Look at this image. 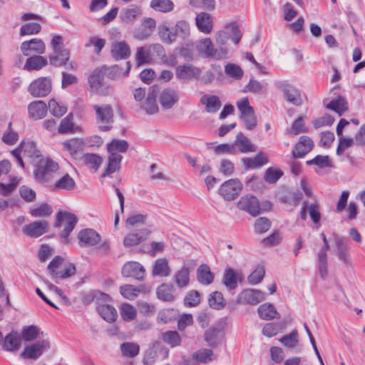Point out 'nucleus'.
<instances>
[{
    "label": "nucleus",
    "instance_id": "obj_45",
    "mask_svg": "<svg viewBox=\"0 0 365 365\" xmlns=\"http://www.w3.org/2000/svg\"><path fill=\"white\" fill-rule=\"evenodd\" d=\"M222 282L230 290L235 289L237 287V274L233 269L230 267L225 269L222 277Z\"/></svg>",
    "mask_w": 365,
    "mask_h": 365
},
{
    "label": "nucleus",
    "instance_id": "obj_11",
    "mask_svg": "<svg viewBox=\"0 0 365 365\" xmlns=\"http://www.w3.org/2000/svg\"><path fill=\"white\" fill-rule=\"evenodd\" d=\"M237 106L241 113V119L248 130L254 129L257 125V120L254 108L250 106L247 98H245L237 103Z\"/></svg>",
    "mask_w": 365,
    "mask_h": 365
},
{
    "label": "nucleus",
    "instance_id": "obj_10",
    "mask_svg": "<svg viewBox=\"0 0 365 365\" xmlns=\"http://www.w3.org/2000/svg\"><path fill=\"white\" fill-rule=\"evenodd\" d=\"M242 189L240 180L234 178L224 182L219 188V194L227 201L237 198Z\"/></svg>",
    "mask_w": 365,
    "mask_h": 365
},
{
    "label": "nucleus",
    "instance_id": "obj_57",
    "mask_svg": "<svg viewBox=\"0 0 365 365\" xmlns=\"http://www.w3.org/2000/svg\"><path fill=\"white\" fill-rule=\"evenodd\" d=\"M336 245L337 249V255L339 259L342 260L345 264H350L349 255L347 252L348 247L346 243L341 239H338L336 241Z\"/></svg>",
    "mask_w": 365,
    "mask_h": 365
},
{
    "label": "nucleus",
    "instance_id": "obj_33",
    "mask_svg": "<svg viewBox=\"0 0 365 365\" xmlns=\"http://www.w3.org/2000/svg\"><path fill=\"white\" fill-rule=\"evenodd\" d=\"M234 145L237 147L238 150L242 153L255 151V145L242 132L237 133Z\"/></svg>",
    "mask_w": 365,
    "mask_h": 365
},
{
    "label": "nucleus",
    "instance_id": "obj_6",
    "mask_svg": "<svg viewBox=\"0 0 365 365\" xmlns=\"http://www.w3.org/2000/svg\"><path fill=\"white\" fill-rule=\"evenodd\" d=\"M78 222L77 217L71 212L60 211L56 215V221L55 222V227H60L62 224H64V228L61 234L63 239V242L65 244L68 243V236L74 229Z\"/></svg>",
    "mask_w": 365,
    "mask_h": 365
},
{
    "label": "nucleus",
    "instance_id": "obj_18",
    "mask_svg": "<svg viewBox=\"0 0 365 365\" xmlns=\"http://www.w3.org/2000/svg\"><path fill=\"white\" fill-rule=\"evenodd\" d=\"M81 247H92L101 242V235L93 229H83L78 234Z\"/></svg>",
    "mask_w": 365,
    "mask_h": 365
},
{
    "label": "nucleus",
    "instance_id": "obj_58",
    "mask_svg": "<svg viewBox=\"0 0 365 365\" xmlns=\"http://www.w3.org/2000/svg\"><path fill=\"white\" fill-rule=\"evenodd\" d=\"M307 165H315L320 168H331L332 163L328 155H320L315 156L313 159L307 160L306 162Z\"/></svg>",
    "mask_w": 365,
    "mask_h": 365
},
{
    "label": "nucleus",
    "instance_id": "obj_14",
    "mask_svg": "<svg viewBox=\"0 0 365 365\" xmlns=\"http://www.w3.org/2000/svg\"><path fill=\"white\" fill-rule=\"evenodd\" d=\"M201 75V70L189 63H185L176 67L175 76L180 81H189L198 79Z\"/></svg>",
    "mask_w": 365,
    "mask_h": 365
},
{
    "label": "nucleus",
    "instance_id": "obj_41",
    "mask_svg": "<svg viewBox=\"0 0 365 365\" xmlns=\"http://www.w3.org/2000/svg\"><path fill=\"white\" fill-rule=\"evenodd\" d=\"M48 63V61L40 55L31 56L27 58L24 68L27 71L40 70Z\"/></svg>",
    "mask_w": 365,
    "mask_h": 365
},
{
    "label": "nucleus",
    "instance_id": "obj_20",
    "mask_svg": "<svg viewBox=\"0 0 365 365\" xmlns=\"http://www.w3.org/2000/svg\"><path fill=\"white\" fill-rule=\"evenodd\" d=\"M279 88L284 93L287 101L297 106L302 105L303 101L299 90L283 82L279 83Z\"/></svg>",
    "mask_w": 365,
    "mask_h": 365
},
{
    "label": "nucleus",
    "instance_id": "obj_35",
    "mask_svg": "<svg viewBox=\"0 0 365 365\" xmlns=\"http://www.w3.org/2000/svg\"><path fill=\"white\" fill-rule=\"evenodd\" d=\"M76 187V182L68 173L63 175L58 180H56L52 185V189L63 190L66 191L72 190Z\"/></svg>",
    "mask_w": 365,
    "mask_h": 365
},
{
    "label": "nucleus",
    "instance_id": "obj_51",
    "mask_svg": "<svg viewBox=\"0 0 365 365\" xmlns=\"http://www.w3.org/2000/svg\"><path fill=\"white\" fill-rule=\"evenodd\" d=\"M128 148V143L125 140H113L108 144L107 149L110 155L118 154L117 153H125Z\"/></svg>",
    "mask_w": 365,
    "mask_h": 365
},
{
    "label": "nucleus",
    "instance_id": "obj_32",
    "mask_svg": "<svg viewBox=\"0 0 365 365\" xmlns=\"http://www.w3.org/2000/svg\"><path fill=\"white\" fill-rule=\"evenodd\" d=\"M190 269L183 265L181 269L178 270L173 275V281L176 286L180 289L187 287L190 284Z\"/></svg>",
    "mask_w": 365,
    "mask_h": 365
},
{
    "label": "nucleus",
    "instance_id": "obj_29",
    "mask_svg": "<svg viewBox=\"0 0 365 365\" xmlns=\"http://www.w3.org/2000/svg\"><path fill=\"white\" fill-rule=\"evenodd\" d=\"M21 344V337L17 331H11L4 338L3 349L9 351H15L19 349Z\"/></svg>",
    "mask_w": 365,
    "mask_h": 365
},
{
    "label": "nucleus",
    "instance_id": "obj_44",
    "mask_svg": "<svg viewBox=\"0 0 365 365\" xmlns=\"http://www.w3.org/2000/svg\"><path fill=\"white\" fill-rule=\"evenodd\" d=\"M120 349L123 356L133 358L138 355L140 346L134 342H123L120 344Z\"/></svg>",
    "mask_w": 365,
    "mask_h": 365
},
{
    "label": "nucleus",
    "instance_id": "obj_63",
    "mask_svg": "<svg viewBox=\"0 0 365 365\" xmlns=\"http://www.w3.org/2000/svg\"><path fill=\"white\" fill-rule=\"evenodd\" d=\"M83 160L86 165H90L96 171L101 166L103 158L96 154L86 153L83 155Z\"/></svg>",
    "mask_w": 365,
    "mask_h": 365
},
{
    "label": "nucleus",
    "instance_id": "obj_17",
    "mask_svg": "<svg viewBox=\"0 0 365 365\" xmlns=\"http://www.w3.org/2000/svg\"><path fill=\"white\" fill-rule=\"evenodd\" d=\"M48 223L46 220L34 221L23 227V232L31 237L36 238L48 232Z\"/></svg>",
    "mask_w": 365,
    "mask_h": 365
},
{
    "label": "nucleus",
    "instance_id": "obj_42",
    "mask_svg": "<svg viewBox=\"0 0 365 365\" xmlns=\"http://www.w3.org/2000/svg\"><path fill=\"white\" fill-rule=\"evenodd\" d=\"M242 162L246 169L260 167L268 163L264 153H259L255 158H243Z\"/></svg>",
    "mask_w": 365,
    "mask_h": 365
},
{
    "label": "nucleus",
    "instance_id": "obj_61",
    "mask_svg": "<svg viewBox=\"0 0 365 365\" xmlns=\"http://www.w3.org/2000/svg\"><path fill=\"white\" fill-rule=\"evenodd\" d=\"M63 260L62 257L56 256L48 264L47 269L53 279L56 280V277L60 272L58 268L62 265Z\"/></svg>",
    "mask_w": 365,
    "mask_h": 365
},
{
    "label": "nucleus",
    "instance_id": "obj_26",
    "mask_svg": "<svg viewBox=\"0 0 365 365\" xmlns=\"http://www.w3.org/2000/svg\"><path fill=\"white\" fill-rule=\"evenodd\" d=\"M195 21L200 31L206 34L212 31L213 28V18L210 14L201 12L197 14Z\"/></svg>",
    "mask_w": 365,
    "mask_h": 365
},
{
    "label": "nucleus",
    "instance_id": "obj_31",
    "mask_svg": "<svg viewBox=\"0 0 365 365\" xmlns=\"http://www.w3.org/2000/svg\"><path fill=\"white\" fill-rule=\"evenodd\" d=\"M103 302L98 303L96 309L105 321L112 323L115 321L118 317L117 311L113 307Z\"/></svg>",
    "mask_w": 365,
    "mask_h": 365
},
{
    "label": "nucleus",
    "instance_id": "obj_64",
    "mask_svg": "<svg viewBox=\"0 0 365 365\" xmlns=\"http://www.w3.org/2000/svg\"><path fill=\"white\" fill-rule=\"evenodd\" d=\"M210 307L220 309L225 306L223 295L221 292L215 291L212 292L208 299Z\"/></svg>",
    "mask_w": 365,
    "mask_h": 365
},
{
    "label": "nucleus",
    "instance_id": "obj_46",
    "mask_svg": "<svg viewBox=\"0 0 365 365\" xmlns=\"http://www.w3.org/2000/svg\"><path fill=\"white\" fill-rule=\"evenodd\" d=\"M158 34L160 40L166 44H171L176 41L175 31H170L165 24H161L158 26Z\"/></svg>",
    "mask_w": 365,
    "mask_h": 365
},
{
    "label": "nucleus",
    "instance_id": "obj_36",
    "mask_svg": "<svg viewBox=\"0 0 365 365\" xmlns=\"http://www.w3.org/2000/svg\"><path fill=\"white\" fill-rule=\"evenodd\" d=\"M110 299V296L100 291H93L91 293L85 294L82 297V302L85 305H88L92 302H96L97 306L101 302H108Z\"/></svg>",
    "mask_w": 365,
    "mask_h": 365
},
{
    "label": "nucleus",
    "instance_id": "obj_21",
    "mask_svg": "<svg viewBox=\"0 0 365 365\" xmlns=\"http://www.w3.org/2000/svg\"><path fill=\"white\" fill-rule=\"evenodd\" d=\"M150 231L147 228L138 230L135 232L128 233L123 240V245L126 247L136 246L147 240Z\"/></svg>",
    "mask_w": 365,
    "mask_h": 365
},
{
    "label": "nucleus",
    "instance_id": "obj_53",
    "mask_svg": "<svg viewBox=\"0 0 365 365\" xmlns=\"http://www.w3.org/2000/svg\"><path fill=\"white\" fill-rule=\"evenodd\" d=\"M39 334V329L34 326H25L21 329V339L25 341H32L37 339Z\"/></svg>",
    "mask_w": 365,
    "mask_h": 365
},
{
    "label": "nucleus",
    "instance_id": "obj_5",
    "mask_svg": "<svg viewBox=\"0 0 365 365\" xmlns=\"http://www.w3.org/2000/svg\"><path fill=\"white\" fill-rule=\"evenodd\" d=\"M106 70L105 67L97 68L88 76V83L91 91L102 96L110 93V86L104 81Z\"/></svg>",
    "mask_w": 365,
    "mask_h": 365
},
{
    "label": "nucleus",
    "instance_id": "obj_34",
    "mask_svg": "<svg viewBox=\"0 0 365 365\" xmlns=\"http://www.w3.org/2000/svg\"><path fill=\"white\" fill-rule=\"evenodd\" d=\"M257 312L259 317L264 320H272L273 319H279L280 315L272 304H261Z\"/></svg>",
    "mask_w": 365,
    "mask_h": 365
},
{
    "label": "nucleus",
    "instance_id": "obj_9",
    "mask_svg": "<svg viewBox=\"0 0 365 365\" xmlns=\"http://www.w3.org/2000/svg\"><path fill=\"white\" fill-rule=\"evenodd\" d=\"M197 50L203 58L220 60L225 57V50L222 48H214L210 38L202 39L197 45Z\"/></svg>",
    "mask_w": 365,
    "mask_h": 365
},
{
    "label": "nucleus",
    "instance_id": "obj_2",
    "mask_svg": "<svg viewBox=\"0 0 365 365\" xmlns=\"http://www.w3.org/2000/svg\"><path fill=\"white\" fill-rule=\"evenodd\" d=\"M227 31H220L215 35L217 48H222L225 50V56L228 53L226 46L227 41L231 38L235 44H238L242 38V33L236 22H230L225 26Z\"/></svg>",
    "mask_w": 365,
    "mask_h": 365
},
{
    "label": "nucleus",
    "instance_id": "obj_49",
    "mask_svg": "<svg viewBox=\"0 0 365 365\" xmlns=\"http://www.w3.org/2000/svg\"><path fill=\"white\" fill-rule=\"evenodd\" d=\"M192 358L197 362L204 364H207L215 359L213 351L209 349H202L196 351L192 354Z\"/></svg>",
    "mask_w": 365,
    "mask_h": 365
},
{
    "label": "nucleus",
    "instance_id": "obj_23",
    "mask_svg": "<svg viewBox=\"0 0 365 365\" xmlns=\"http://www.w3.org/2000/svg\"><path fill=\"white\" fill-rule=\"evenodd\" d=\"M158 93L159 88L158 86L154 85L151 86L146 100L142 106V108L149 115L154 114L158 111V106L156 103V98Z\"/></svg>",
    "mask_w": 365,
    "mask_h": 365
},
{
    "label": "nucleus",
    "instance_id": "obj_37",
    "mask_svg": "<svg viewBox=\"0 0 365 365\" xmlns=\"http://www.w3.org/2000/svg\"><path fill=\"white\" fill-rule=\"evenodd\" d=\"M141 15V9L137 6H130L124 9L120 15L121 21L126 24L133 23Z\"/></svg>",
    "mask_w": 365,
    "mask_h": 365
},
{
    "label": "nucleus",
    "instance_id": "obj_38",
    "mask_svg": "<svg viewBox=\"0 0 365 365\" xmlns=\"http://www.w3.org/2000/svg\"><path fill=\"white\" fill-rule=\"evenodd\" d=\"M197 281L204 285L210 284L214 280V274L207 264H201L197 269Z\"/></svg>",
    "mask_w": 365,
    "mask_h": 365
},
{
    "label": "nucleus",
    "instance_id": "obj_3",
    "mask_svg": "<svg viewBox=\"0 0 365 365\" xmlns=\"http://www.w3.org/2000/svg\"><path fill=\"white\" fill-rule=\"evenodd\" d=\"M59 168L58 164L51 159L47 158L40 161L34 170L36 180L42 184H48L53 181L54 173Z\"/></svg>",
    "mask_w": 365,
    "mask_h": 365
},
{
    "label": "nucleus",
    "instance_id": "obj_4",
    "mask_svg": "<svg viewBox=\"0 0 365 365\" xmlns=\"http://www.w3.org/2000/svg\"><path fill=\"white\" fill-rule=\"evenodd\" d=\"M92 108L96 113V123L101 131H108L113 128V110L110 105H92Z\"/></svg>",
    "mask_w": 365,
    "mask_h": 365
},
{
    "label": "nucleus",
    "instance_id": "obj_22",
    "mask_svg": "<svg viewBox=\"0 0 365 365\" xmlns=\"http://www.w3.org/2000/svg\"><path fill=\"white\" fill-rule=\"evenodd\" d=\"M47 111L48 106L42 101H33L28 106L29 117L34 120L43 118Z\"/></svg>",
    "mask_w": 365,
    "mask_h": 365
},
{
    "label": "nucleus",
    "instance_id": "obj_30",
    "mask_svg": "<svg viewBox=\"0 0 365 365\" xmlns=\"http://www.w3.org/2000/svg\"><path fill=\"white\" fill-rule=\"evenodd\" d=\"M111 54L115 60L126 59L130 55V49L125 41L116 42L112 45Z\"/></svg>",
    "mask_w": 365,
    "mask_h": 365
},
{
    "label": "nucleus",
    "instance_id": "obj_1",
    "mask_svg": "<svg viewBox=\"0 0 365 365\" xmlns=\"http://www.w3.org/2000/svg\"><path fill=\"white\" fill-rule=\"evenodd\" d=\"M53 53L48 57L49 63L54 67H61L66 61L70 59V51L64 47L63 37L54 36L51 41Z\"/></svg>",
    "mask_w": 365,
    "mask_h": 365
},
{
    "label": "nucleus",
    "instance_id": "obj_24",
    "mask_svg": "<svg viewBox=\"0 0 365 365\" xmlns=\"http://www.w3.org/2000/svg\"><path fill=\"white\" fill-rule=\"evenodd\" d=\"M224 333L218 327H211L205 331L204 339L207 345L212 348L217 347L222 341Z\"/></svg>",
    "mask_w": 365,
    "mask_h": 365
},
{
    "label": "nucleus",
    "instance_id": "obj_59",
    "mask_svg": "<svg viewBox=\"0 0 365 365\" xmlns=\"http://www.w3.org/2000/svg\"><path fill=\"white\" fill-rule=\"evenodd\" d=\"M225 73L230 77L240 80L242 78L243 70L237 64L228 63L225 66Z\"/></svg>",
    "mask_w": 365,
    "mask_h": 365
},
{
    "label": "nucleus",
    "instance_id": "obj_25",
    "mask_svg": "<svg viewBox=\"0 0 365 365\" xmlns=\"http://www.w3.org/2000/svg\"><path fill=\"white\" fill-rule=\"evenodd\" d=\"M178 101V95L173 89L165 88L160 94L159 102L163 109H170Z\"/></svg>",
    "mask_w": 365,
    "mask_h": 365
},
{
    "label": "nucleus",
    "instance_id": "obj_7",
    "mask_svg": "<svg viewBox=\"0 0 365 365\" xmlns=\"http://www.w3.org/2000/svg\"><path fill=\"white\" fill-rule=\"evenodd\" d=\"M51 348V342L48 339L37 341L26 346L21 353V357L24 359L36 360L44 351Z\"/></svg>",
    "mask_w": 365,
    "mask_h": 365
},
{
    "label": "nucleus",
    "instance_id": "obj_56",
    "mask_svg": "<svg viewBox=\"0 0 365 365\" xmlns=\"http://www.w3.org/2000/svg\"><path fill=\"white\" fill-rule=\"evenodd\" d=\"M48 108L51 115L60 118L67 112V107L63 104H60L54 99L48 101Z\"/></svg>",
    "mask_w": 365,
    "mask_h": 365
},
{
    "label": "nucleus",
    "instance_id": "obj_50",
    "mask_svg": "<svg viewBox=\"0 0 365 365\" xmlns=\"http://www.w3.org/2000/svg\"><path fill=\"white\" fill-rule=\"evenodd\" d=\"M150 7L156 11L168 13L174 9V4L171 0H152Z\"/></svg>",
    "mask_w": 365,
    "mask_h": 365
},
{
    "label": "nucleus",
    "instance_id": "obj_54",
    "mask_svg": "<svg viewBox=\"0 0 365 365\" xmlns=\"http://www.w3.org/2000/svg\"><path fill=\"white\" fill-rule=\"evenodd\" d=\"M73 115L70 113L61 120L58 131L59 133L66 134L73 132Z\"/></svg>",
    "mask_w": 365,
    "mask_h": 365
},
{
    "label": "nucleus",
    "instance_id": "obj_28",
    "mask_svg": "<svg viewBox=\"0 0 365 365\" xmlns=\"http://www.w3.org/2000/svg\"><path fill=\"white\" fill-rule=\"evenodd\" d=\"M175 289L173 284L163 283L160 284L156 290L158 299L166 302H173L175 300L174 294Z\"/></svg>",
    "mask_w": 365,
    "mask_h": 365
},
{
    "label": "nucleus",
    "instance_id": "obj_12",
    "mask_svg": "<svg viewBox=\"0 0 365 365\" xmlns=\"http://www.w3.org/2000/svg\"><path fill=\"white\" fill-rule=\"evenodd\" d=\"M237 207L253 217L259 215L261 210L259 200L253 195L242 196L237 202Z\"/></svg>",
    "mask_w": 365,
    "mask_h": 365
},
{
    "label": "nucleus",
    "instance_id": "obj_52",
    "mask_svg": "<svg viewBox=\"0 0 365 365\" xmlns=\"http://www.w3.org/2000/svg\"><path fill=\"white\" fill-rule=\"evenodd\" d=\"M63 150L71 155H76L83 148V142L78 138H71L62 143Z\"/></svg>",
    "mask_w": 365,
    "mask_h": 365
},
{
    "label": "nucleus",
    "instance_id": "obj_43",
    "mask_svg": "<svg viewBox=\"0 0 365 365\" xmlns=\"http://www.w3.org/2000/svg\"><path fill=\"white\" fill-rule=\"evenodd\" d=\"M123 157L120 154L110 155L108 158V165L104 173L101 175V178H106L112 173L118 170L120 168V162Z\"/></svg>",
    "mask_w": 365,
    "mask_h": 365
},
{
    "label": "nucleus",
    "instance_id": "obj_55",
    "mask_svg": "<svg viewBox=\"0 0 365 365\" xmlns=\"http://www.w3.org/2000/svg\"><path fill=\"white\" fill-rule=\"evenodd\" d=\"M279 341L287 348L294 349L299 344V335L297 330L292 331L289 334L279 339Z\"/></svg>",
    "mask_w": 365,
    "mask_h": 365
},
{
    "label": "nucleus",
    "instance_id": "obj_40",
    "mask_svg": "<svg viewBox=\"0 0 365 365\" xmlns=\"http://www.w3.org/2000/svg\"><path fill=\"white\" fill-rule=\"evenodd\" d=\"M19 145L24 156L34 160L41 157V151L37 149L34 141H23Z\"/></svg>",
    "mask_w": 365,
    "mask_h": 365
},
{
    "label": "nucleus",
    "instance_id": "obj_19",
    "mask_svg": "<svg viewBox=\"0 0 365 365\" xmlns=\"http://www.w3.org/2000/svg\"><path fill=\"white\" fill-rule=\"evenodd\" d=\"M45 50V43L39 38H32L30 41H24L21 45V51L26 56L31 55V53L43 54Z\"/></svg>",
    "mask_w": 365,
    "mask_h": 365
},
{
    "label": "nucleus",
    "instance_id": "obj_16",
    "mask_svg": "<svg viewBox=\"0 0 365 365\" xmlns=\"http://www.w3.org/2000/svg\"><path fill=\"white\" fill-rule=\"evenodd\" d=\"M314 142L307 135L299 137L292 152L294 158H302L308 154L314 148Z\"/></svg>",
    "mask_w": 365,
    "mask_h": 365
},
{
    "label": "nucleus",
    "instance_id": "obj_27",
    "mask_svg": "<svg viewBox=\"0 0 365 365\" xmlns=\"http://www.w3.org/2000/svg\"><path fill=\"white\" fill-rule=\"evenodd\" d=\"M200 102L205 106V111L209 113H215L221 108L222 103L220 98L215 95H203Z\"/></svg>",
    "mask_w": 365,
    "mask_h": 365
},
{
    "label": "nucleus",
    "instance_id": "obj_13",
    "mask_svg": "<svg viewBox=\"0 0 365 365\" xmlns=\"http://www.w3.org/2000/svg\"><path fill=\"white\" fill-rule=\"evenodd\" d=\"M121 274L124 277H131L138 281H143L145 277V269L139 262L130 261L124 264Z\"/></svg>",
    "mask_w": 365,
    "mask_h": 365
},
{
    "label": "nucleus",
    "instance_id": "obj_60",
    "mask_svg": "<svg viewBox=\"0 0 365 365\" xmlns=\"http://www.w3.org/2000/svg\"><path fill=\"white\" fill-rule=\"evenodd\" d=\"M41 30V26L36 22L26 23L20 29V36L34 35L38 34Z\"/></svg>",
    "mask_w": 365,
    "mask_h": 365
},
{
    "label": "nucleus",
    "instance_id": "obj_47",
    "mask_svg": "<svg viewBox=\"0 0 365 365\" xmlns=\"http://www.w3.org/2000/svg\"><path fill=\"white\" fill-rule=\"evenodd\" d=\"M327 108L334 110L339 115H341L348 110V103L343 97L339 96L336 98L331 100L327 106Z\"/></svg>",
    "mask_w": 365,
    "mask_h": 365
},
{
    "label": "nucleus",
    "instance_id": "obj_62",
    "mask_svg": "<svg viewBox=\"0 0 365 365\" xmlns=\"http://www.w3.org/2000/svg\"><path fill=\"white\" fill-rule=\"evenodd\" d=\"M120 294L126 299L133 300L138 296L140 292V289L131 284H125L121 286L120 288Z\"/></svg>",
    "mask_w": 365,
    "mask_h": 365
},
{
    "label": "nucleus",
    "instance_id": "obj_8",
    "mask_svg": "<svg viewBox=\"0 0 365 365\" xmlns=\"http://www.w3.org/2000/svg\"><path fill=\"white\" fill-rule=\"evenodd\" d=\"M52 89L51 79L41 77L33 81L28 87V91L34 98H42L48 95Z\"/></svg>",
    "mask_w": 365,
    "mask_h": 365
},
{
    "label": "nucleus",
    "instance_id": "obj_15",
    "mask_svg": "<svg viewBox=\"0 0 365 365\" xmlns=\"http://www.w3.org/2000/svg\"><path fill=\"white\" fill-rule=\"evenodd\" d=\"M264 299V294L262 292L257 289H247L238 294L237 302L242 304H257L263 301Z\"/></svg>",
    "mask_w": 365,
    "mask_h": 365
},
{
    "label": "nucleus",
    "instance_id": "obj_39",
    "mask_svg": "<svg viewBox=\"0 0 365 365\" xmlns=\"http://www.w3.org/2000/svg\"><path fill=\"white\" fill-rule=\"evenodd\" d=\"M170 274V268L165 258L158 259L152 269L153 276L168 277Z\"/></svg>",
    "mask_w": 365,
    "mask_h": 365
},
{
    "label": "nucleus",
    "instance_id": "obj_48",
    "mask_svg": "<svg viewBox=\"0 0 365 365\" xmlns=\"http://www.w3.org/2000/svg\"><path fill=\"white\" fill-rule=\"evenodd\" d=\"M163 341L172 348L181 344L182 338L177 331H167L162 334Z\"/></svg>",
    "mask_w": 365,
    "mask_h": 365
}]
</instances>
